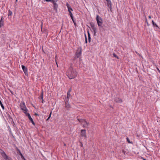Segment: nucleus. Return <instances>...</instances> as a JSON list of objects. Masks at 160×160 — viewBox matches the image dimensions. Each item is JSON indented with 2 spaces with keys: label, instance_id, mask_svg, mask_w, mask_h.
Listing matches in <instances>:
<instances>
[{
  "label": "nucleus",
  "instance_id": "nucleus-15",
  "mask_svg": "<svg viewBox=\"0 0 160 160\" xmlns=\"http://www.w3.org/2000/svg\"><path fill=\"white\" fill-rule=\"evenodd\" d=\"M66 6L68 8V12H69L70 11H71L73 10L71 7L68 3L66 4Z\"/></svg>",
  "mask_w": 160,
  "mask_h": 160
},
{
  "label": "nucleus",
  "instance_id": "nucleus-43",
  "mask_svg": "<svg viewBox=\"0 0 160 160\" xmlns=\"http://www.w3.org/2000/svg\"><path fill=\"white\" fill-rule=\"evenodd\" d=\"M148 18H151V16H148Z\"/></svg>",
  "mask_w": 160,
  "mask_h": 160
},
{
  "label": "nucleus",
  "instance_id": "nucleus-45",
  "mask_svg": "<svg viewBox=\"0 0 160 160\" xmlns=\"http://www.w3.org/2000/svg\"><path fill=\"white\" fill-rule=\"evenodd\" d=\"M142 159H143V160H146V159H144V158H142Z\"/></svg>",
  "mask_w": 160,
  "mask_h": 160
},
{
  "label": "nucleus",
  "instance_id": "nucleus-44",
  "mask_svg": "<svg viewBox=\"0 0 160 160\" xmlns=\"http://www.w3.org/2000/svg\"><path fill=\"white\" fill-rule=\"evenodd\" d=\"M74 25H75V26H76V22H74Z\"/></svg>",
  "mask_w": 160,
  "mask_h": 160
},
{
  "label": "nucleus",
  "instance_id": "nucleus-32",
  "mask_svg": "<svg viewBox=\"0 0 160 160\" xmlns=\"http://www.w3.org/2000/svg\"><path fill=\"white\" fill-rule=\"evenodd\" d=\"M127 141H128V142H129V143H131L129 138H127Z\"/></svg>",
  "mask_w": 160,
  "mask_h": 160
},
{
  "label": "nucleus",
  "instance_id": "nucleus-25",
  "mask_svg": "<svg viewBox=\"0 0 160 160\" xmlns=\"http://www.w3.org/2000/svg\"><path fill=\"white\" fill-rule=\"evenodd\" d=\"M23 112L26 114V115L28 116L27 114H29L27 112L28 111V110H24Z\"/></svg>",
  "mask_w": 160,
  "mask_h": 160
},
{
  "label": "nucleus",
  "instance_id": "nucleus-28",
  "mask_svg": "<svg viewBox=\"0 0 160 160\" xmlns=\"http://www.w3.org/2000/svg\"><path fill=\"white\" fill-rule=\"evenodd\" d=\"M21 158H22V159L23 160L25 159V158H24V157L23 155H22V156H21Z\"/></svg>",
  "mask_w": 160,
  "mask_h": 160
},
{
  "label": "nucleus",
  "instance_id": "nucleus-30",
  "mask_svg": "<svg viewBox=\"0 0 160 160\" xmlns=\"http://www.w3.org/2000/svg\"><path fill=\"white\" fill-rule=\"evenodd\" d=\"M21 158H22V159L23 160L25 159V158H24V157L23 155H22V156H21Z\"/></svg>",
  "mask_w": 160,
  "mask_h": 160
},
{
  "label": "nucleus",
  "instance_id": "nucleus-46",
  "mask_svg": "<svg viewBox=\"0 0 160 160\" xmlns=\"http://www.w3.org/2000/svg\"><path fill=\"white\" fill-rule=\"evenodd\" d=\"M18 0H16V1L17 2Z\"/></svg>",
  "mask_w": 160,
  "mask_h": 160
},
{
  "label": "nucleus",
  "instance_id": "nucleus-18",
  "mask_svg": "<svg viewBox=\"0 0 160 160\" xmlns=\"http://www.w3.org/2000/svg\"><path fill=\"white\" fill-rule=\"evenodd\" d=\"M152 24L153 25L154 27H158V25H157V24L154 22L153 20L152 21Z\"/></svg>",
  "mask_w": 160,
  "mask_h": 160
},
{
  "label": "nucleus",
  "instance_id": "nucleus-2",
  "mask_svg": "<svg viewBox=\"0 0 160 160\" xmlns=\"http://www.w3.org/2000/svg\"><path fill=\"white\" fill-rule=\"evenodd\" d=\"M1 155L5 160H12L11 158L8 157L2 150L0 152Z\"/></svg>",
  "mask_w": 160,
  "mask_h": 160
},
{
  "label": "nucleus",
  "instance_id": "nucleus-26",
  "mask_svg": "<svg viewBox=\"0 0 160 160\" xmlns=\"http://www.w3.org/2000/svg\"><path fill=\"white\" fill-rule=\"evenodd\" d=\"M113 56L116 58H118V57L115 53H113Z\"/></svg>",
  "mask_w": 160,
  "mask_h": 160
},
{
  "label": "nucleus",
  "instance_id": "nucleus-10",
  "mask_svg": "<svg viewBox=\"0 0 160 160\" xmlns=\"http://www.w3.org/2000/svg\"><path fill=\"white\" fill-rule=\"evenodd\" d=\"M108 7L111 10L112 7V3L110 0L107 1Z\"/></svg>",
  "mask_w": 160,
  "mask_h": 160
},
{
  "label": "nucleus",
  "instance_id": "nucleus-5",
  "mask_svg": "<svg viewBox=\"0 0 160 160\" xmlns=\"http://www.w3.org/2000/svg\"><path fill=\"white\" fill-rule=\"evenodd\" d=\"M90 26L91 27L92 29L93 30L94 32V35L95 36L96 33L97 32V29L94 26V23L92 22L90 23Z\"/></svg>",
  "mask_w": 160,
  "mask_h": 160
},
{
  "label": "nucleus",
  "instance_id": "nucleus-1",
  "mask_svg": "<svg viewBox=\"0 0 160 160\" xmlns=\"http://www.w3.org/2000/svg\"><path fill=\"white\" fill-rule=\"evenodd\" d=\"M78 72L75 69H74L72 67V64L66 72V74L68 78L70 79H73L77 76Z\"/></svg>",
  "mask_w": 160,
  "mask_h": 160
},
{
  "label": "nucleus",
  "instance_id": "nucleus-7",
  "mask_svg": "<svg viewBox=\"0 0 160 160\" xmlns=\"http://www.w3.org/2000/svg\"><path fill=\"white\" fill-rule=\"evenodd\" d=\"M20 107L21 109L23 111L27 110V108L24 102H23L22 103H20Z\"/></svg>",
  "mask_w": 160,
  "mask_h": 160
},
{
  "label": "nucleus",
  "instance_id": "nucleus-31",
  "mask_svg": "<svg viewBox=\"0 0 160 160\" xmlns=\"http://www.w3.org/2000/svg\"><path fill=\"white\" fill-rule=\"evenodd\" d=\"M17 151H18V152L19 154L20 153V152H21L18 149H17Z\"/></svg>",
  "mask_w": 160,
  "mask_h": 160
},
{
  "label": "nucleus",
  "instance_id": "nucleus-40",
  "mask_svg": "<svg viewBox=\"0 0 160 160\" xmlns=\"http://www.w3.org/2000/svg\"><path fill=\"white\" fill-rule=\"evenodd\" d=\"M19 155L21 156H21H22V155H23L22 154L21 152H20V153L19 154Z\"/></svg>",
  "mask_w": 160,
  "mask_h": 160
},
{
  "label": "nucleus",
  "instance_id": "nucleus-36",
  "mask_svg": "<svg viewBox=\"0 0 160 160\" xmlns=\"http://www.w3.org/2000/svg\"><path fill=\"white\" fill-rule=\"evenodd\" d=\"M80 143H81V145H80L81 146V147H83V144H82V143L81 142H80Z\"/></svg>",
  "mask_w": 160,
  "mask_h": 160
},
{
  "label": "nucleus",
  "instance_id": "nucleus-41",
  "mask_svg": "<svg viewBox=\"0 0 160 160\" xmlns=\"http://www.w3.org/2000/svg\"><path fill=\"white\" fill-rule=\"evenodd\" d=\"M71 88H70V89L68 91V92H69V93H70L71 91Z\"/></svg>",
  "mask_w": 160,
  "mask_h": 160
},
{
  "label": "nucleus",
  "instance_id": "nucleus-34",
  "mask_svg": "<svg viewBox=\"0 0 160 160\" xmlns=\"http://www.w3.org/2000/svg\"><path fill=\"white\" fill-rule=\"evenodd\" d=\"M45 1L46 2H51V0H45Z\"/></svg>",
  "mask_w": 160,
  "mask_h": 160
},
{
  "label": "nucleus",
  "instance_id": "nucleus-29",
  "mask_svg": "<svg viewBox=\"0 0 160 160\" xmlns=\"http://www.w3.org/2000/svg\"><path fill=\"white\" fill-rule=\"evenodd\" d=\"M21 158H22V159L23 160L25 159V158H24V157L23 155H22V156H21Z\"/></svg>",
  "mask_w": 160,
  "mask_h": 160
},
{
  "label": "nucleus",
  "instance_id": "nucleus-42",
  "mask_svg": "<svg viewBox=\"0 0 160 160\" xmlns=\"http://www.w3.org/2000/svg\"><path fill=\"white\" fill-rule=\"evenodd\" d=\"M35 115H36V116H38V115H38V114L36 113H35Z\"/></svg>",
  "mask_w": 160,
  "mask_h": 160
},
{
  "label": "nucleus",
  "instance_id": "nucleus-14",
  "mask_svg": "<svg viewBox=\"0 0 160 160\" xmlns=\"http://www.w3.org/2000/svg\"><path fill=\"white\" fill-rule=\"evenodd\" d=\"M84 122V123L83 125V126L84 127L86 128L89 125V123H88L86 121H83Z\"/></svg>",
  "mask_w": 160,
  "mask_h": 160
},
{
  "label": "nucleus",
  "instance_id": "nucleus-24",
  "mask_svg": "<svg viewBox=\"0 0 160 160\" xmlns=\"http://www.w3.org/2000/svg\"><path fill=\"white\" fill-rule=\"evenodd\" d=\"M52 111H51V112L50 113V114L49 115L48 117L47 118V119L46 120V121H48V120H49V118L51 117V114H52Z\"/></svg>",
  "mask_w": 160,
  "mask_h": 160
},
{
  "label": "nucleus",
  "instance_id": "nucleus-19",
  "mask_svg": "<svg viewBox=\"0 0 160 160\" xmlns=\"http://www.w3.org/2000/svg\"><path fill=\"white\" fill-rule=\"evenodd\" d=\"M78 120L81 123H84V122H83V121H85L84 119H78Z\"/></svg>",
  "mask_w": 160,
  "mask_h": 160
},
{
  "label": "nucleus",
  "instance_id": "nucleus-20",
  "mask_svg": "<svg viewBox=\"0 0 160 160\" xmlns=\"http://www.w3.org/2000/svg\"><path fill=\"white\" fill-rule=\"evenodd\" d=\"M0 105L1 106V107H2V109L4 110V106L3 105V104H2L1 101L0 100Z\"/></svg>",
  "mask_w": 160,
  "mask_h": 160
},
{
  "label": "nucleus",
  "instance_id": "nucleus-22",
  "mask_svg": "<svg viewBox=\"0 0 160 160\" xmlns=\"http://www.w3.org/2000/svg\"><path fill=\"white\" fill-rule=\"evenodd\" d=\"M12 12L10 10H8V16H11L12 15Z\"/></svg>",
  "mask_w": 160,
  "mask_h": 160
},
{
  "label": "nucleus",
  "instance_id": "nucleus-37",
  "mask_svg": "<svg viewBox=\"0 0 160 160\" xmlns=\"http://www.w3.org/2000/svg\"><path fill=\"white\" fill-rule=\"evenodd\" d=\"M118 102L121 103L122 102V101L121 99H120L119 101H118Z\"/></svg>",
  "mask_w": 160,
  "mask_h": 160
},
{
  "label": "nucleus",
  "instance_id": "nucleus-47",
  "mask_svg": "<svg viewBox=\"0 0 160 160\" xmlns=\"http://www.w3.org/2000/svg\"><path fill=\"white\" fill-rule=\"evenodd\" d=\"M24 160H26V159H25Z\"/></svg>",
  "mask_w": 160,
  "mask_h": 160
},
{
  "label": "nucleus",
  "instance_id": "nucleus-6",
  "mask_svg": "<svg viewBox=\"0 0 160 160\" xmlns=\"http://www.w3.org/2000/svg\"><path fill=\"white\" fill-rule=\"evenodd\" d=\"M22 68L25 75L26 76H28V72L27 68L24 65H22Z\"/></svg>",
  "mask_w": 160,
  "mask_h": 160
},
{
  "label": "nucleus",
  "instance_id": "nucleus-17",
  "mask_svg": "<svg viewBox=\"0 0 160 160\" xmlns=\"http://www.w3.org/2000/svg\"><path fill=\"white\" fill-rule=\"evenodd\" d=\"M70 95H71L70 94V93H69V92H68L67 95V99H68L67 102H68L69 98L70 97Z\"/></svg>",
  "mask_w": 160,
  "mask_h": 160
},
{
  "label": "nucleus",
  "instance_id": "nucleus-39",
  "mask_svg": "<svg viewBox=\"0 0 160 160\" xmlns=\"http://www.w3.org/2000/svg\"><path fill=\"white\" fill-rule=\"evenodd\" d=\"M10 92H11V93L12 94H13V92H12V91H11V90H10Z\"/></svg>",
  "mask_w": 160,
  "mask_h": 160
},
{
  "label": "nucleus",
  "instance_id": "nucleus-13",
  "mask_svg": "<svg viewBox=\"0 0 160 160\" xmlns=\"http://www.w3.org/2000/svg\"><path fill=\"white\" fill-rule=\"evenodd\" d=\"M4 25V20L3 19L2 17V18L0 21V27H2Z\"/></svg>",
  "mask_w": 160,
  "mask_h": 160
},
{
  "label": "nucleus",
  "instance_id": "nucleus-35",
  "mask_svg": "<svg viewBox=\"0 0 160 160\" xmlns=\"http://www.w3.org/2000/svg\"><path fill=\"white\" fill-rule=\"evenodd\" d=\"M146 22L147 23L148 25V26L149 24H148V21H147V19H146Z\"/></svg>",
  "mask_w": 160,
  "mask_h": 160
},
{
  "label": "nucleus",
  "instance_id": "nucleus-27",
  "mask_svg": "<svg viewBox=\"0 0 160 160\" xmlns=\"http://www.w3.org/2000/svg\"><path fill=\"white\" fill-rule=\"evenodd\" d=\"M85 42L86 43H87V39L86 37V34H85Z\"/></svg>",
  "mask_w": 160,
  "mask_h": 160
},
{
  "label": "nucleus",
  "instance_id": "nucleus-21",
  "mask_svg": "<svg viewBox=\"0 0 160 160\" xmlns=\"http://www.w3.org/2000/svg\"><path fill=\"white\" fill-rule=\"evenodd\" d=\"M43 91H42L41 92V96H40V97H41L42 99V103H43Z\"/></svg>",
  "mask_w": 160,
  "mask_h": 160
},
{
  "label": "nucleus",
  "instance_id": "nucleus-3",
  "mask_svg": "<svg viewBox=\"0 0 160 160\" xmlns=\"http://www.w3.org/2000/svg\"><path fill=\"white\" fill-rule=\"evenodd\" d=\"M96 20L99 27H102V19L98 15H97Z\"/></svg>",
  "mask_w": 160,
  "mask_h": 160
},
{
  "label": "nucleus",
  "instance_id": "nucleus-9",
  "mask_svg": "<svg viewBox=\"0 0 160 160\" xmlns=\"http://www.w3.org/2000/svg\"><path fill=\"white\" fill-rule=\"evenodd\" d=\"M27 115H28V117L29 120L31 122H32V124L33 125H34V126H35V122H34L33 121V119L31 118V116L30 115V114H27Z\"/></svg>",
  "mask_w": 160,
  "mask_h": 160
},
{
  "label": "nucleus",
  "instance_id": "nucleus-12",
  "mask_svg": "<svg viewBox=\"0 0 160 160\" xmlns=\"http://www.w3.org/2000/svg\"><path fill=\"white\" fill-rule=\"evenodd\" d=\"M67 101H65V107L67 109V110H68L71 108L70 105L67 102Z\"/></svg>",
  "mask_w": 160,
  "mask_h": 160
},
{
  "label": "nucleus",
  "instance_id": "nucleus-16",
  "mask_svg": "<svg viewBox=\"0 0 160 160\" xmlns=\"http://www.w3.org/2000/svg\"><path fill=\"white\" fill-rule=\"evenodd\" d=\"M88 42H90L91 41V37H90V34L88 31Z\"/></svg>",
  "mask_w": 160,
  "mask_h": 160
},
{
  "label": "nucleus",
  "instance_id": "nucleus-11",
  "mask_svg": "<svg viewBox=\"0 0 160 160\" xmlns=\"http://www.w3.org/2000/svg\"><path fill=\"white\" fill-rule=\"evenodd\" d=\"M86 130L82 129L81 130V136L82 137H86Z\"/></svg>",
  "mask_w": 160,
  "mask_h": 160
},
{
  "label": "nucleus",
  "instance_id": "nucleus-48",
  "mask_svg": "<svg viewBox=\"0 0 160 160\" xmlns=\"http://www.w3.org/2000/svg\"><path fill=\"white\" fill-rule=\"evenodd\" d=\"M108 0H106V1H108Z\"/></svg>",
  "mask_w": 160,
  "mask_h": 160
},
{
  "label": "nucleus",
  "instance_id": "nucleus-33",
  "mask_svg": "<svg viewBox=\"0 0 160 160\" xmlns=\"http://www.w3.org/2000/svg\"><path fill=\"white\" fill-rule=\"evenodd\" d=\"M58 0H51V2H57Z\"/></svg>",
  "mask_w": 160,
  "mask_h": 160
},
{
  "label": "nucleus",
  "instance_id": "nucleus-4",
  "mask_svg": "<svg viewBox=\"0 0 160 160\" xmlns=\"http://www.w3.org/2000/svg\"><path fill=\"white\" fill-rule=\"evenodd\" d=\"M82 53V48L81 47L78 48L76 52L75 56L74 57V59L79 58L81 55Z\"/></svg>",
  "mask_w": 160,
  "mask_h": 160
},
{
  "label": "nucleus",
  "instance_id": "nucleus-38",
  "mask_svg": "<svg viewBox=\"0 0 160 160\" xmlns=\"http://www.w3.org/2000/svg\"><path fill=\"white\" fill-rule=\"evenodd\" d=\"M72 20L73 23L75 22V21L74 20V19H73V18L72 19Z\"/></svg>",
  "mask_w": 160,
  "mask_h": 160
},
{
  "label": "nucleus",
  "instance_id": "nucleus-23",
  "mask_svg": "<svg viewBox=\"0 0 160 160\" xmlns=\"http://www.w3.org/2000/svg\"><path fill=\"white\" fill-rule=\"evenodd\" d=\"M69 12V14L70 16V17L71 18V19H72L73 18L72 14L71 12V11H70Z\"/></svg>",
  "mask_w": 160,
  "mask_h": 160
},
{
  "label": "nucleus",
  "instance_id": "nucleus-8",
  "mask_svg": "<svg viewBox=\"0 0 160 160\" xmlns=\"http://www.w3.org/2000/svg\"><path fill=\"white\" fill-rule=\"evenodd\" d=\"M51 2L53 4V9L57 11L58 8V5L56 3L57 2Z\"/></svg>",
  "mask_w": 160,
  "mask_h": 160
}]
</instances>
